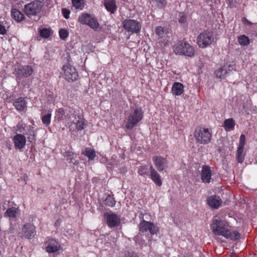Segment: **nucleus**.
Returning <instances> with one entry per match:
<instances>
[{
    "instance_id": "1",
    "label": "nucleus",
    "mask_w": 257,
    "mask_h": 257,
    "mask_svg": "<svg viewBox=\"0 0 257 257\" xmlns=\"http://www.w3.org/2000/svg\"><path fill=\"white\" fill-rule=\"evenodd\" d=\"M226 223L225 221L215 219L213 220L211 228L213 233L216 235H222L226 238H230L235 240L240 238V234L237 231L231 232L226 227Z\"/></svg>"
},
{
    "instance_id": "2",
    "label": "nucleus",
    "mask_w": 257,
    "mask_h": 257,
    "mask_svg": "<svg viewBox=\"0 0 257 257\" xmlns=\"http://www.w3.org/2000/svg\"><path fill=\"white\" fill-rule=\"evenodd\" d=\"M69 110L71 111L67 116L68 123H73L76 125L77 131H80L84 128L83 116L79 109H75L69 107Z\"/></svg>"
},
{
    "instance_id": "3",
    "label": "nucleus",
    "mask_w": 257,
    "mask_h": 257,
    "mask_svg": "<svg viewBox=\"0 0 257 257\" xmlns=\"http://www.w3.org/2000/svg\"><path fill=\"white\" fill-rule=\"evenodd\" d=\"M143 117V112L140 107H131V112L127 118L126 128L130 130L134 127Z\"/></svg>"
},
{
    "instance_id": "4",
    "label": "nucleus",
    "mask_w": 257,
    "mask_h": 257,
    "mask_svg": "<svg viewBox=\"0 0 257 257\" xmlns=\"http://www.w3.org/2000/svg\"><path fill=\"white\" fill-rule=\"evenodd\" d=\"M194 137L198 143L206 145L210 142L212 135L208 128L198 126L195 130Z\"/></svg>"
},
{
    "instance_id": "5",
    "label": "nucleus",
    "mask_w": 257,
    "mask_h": 257,
    "mask_svg": "<svg viewBox=\"0 0 257 257\" xmlns=\"http://www.w3.org/2000/svg\"><path fill=\"white\" fill-rule=\"evenodd\" d=\"M42 8V3L40 1H34L27 4L24 7V13L29 18L39 16Z\"/></svg>"
},
{
    "instance_id": "6",
    "label": "nucleus",
    "mask_w": 257,
    "mask_h": 257,
    "mask_svg": "<svg viewBox=\"0 0 257 257\" xmlns=\"http://www.w3.org/2000/svg\"><path fill=\"white\" fill-rule=\"evenodd\" d=\"M174 52L176 54L184 55L192 57L194 55V50L190 45L187 42H178L174 46Z\"/></svg>"
},
{
    "instance_id": "7",
    "label": "nucleus",
    "mask_w": 257,
    "mask_h": 257,
    "mask_svg": "<svg viewBox=\"0 0 257 257\" xmlns=\"http://www.w3.org/2000/svg\"><path fill=\"white\" fill-rule=\"evenodd\" d=\"M214 38L212 32L204 31L197 38V42L200 48H204L210 45L214 41Z\"/></svg>"
},
{
    "instance_id": "8",
    "label": "nucleus",
    "mask_w": 257,
    "mask_h": 257,
    "mask_svg": "<svg viewBox=\"0 0 257 257\" xmlns=\"http://www.w3.org/2000/svg\"><path fill=\"white\" fill-rule=\"evenodd\" d=\"M122 24L123 28L128 32L138 34L141 31V24L137 20L126 19L124 20Z\"/></svg>"
},
{
    "instance_id": "9",
    "label": "nucleus",
    "mask_w": 257,
    "mask_h": 257,
    "mask_svg": "<svg viewBox=\"0 0 257 257\" xmlns=\"http://www.w3.org/2000/svg\"><path fill=\"white\" fill-rule=\"evenodd\" d=\"M16 77L18 83L23 84L22 79L30 76L33 72V69L31 66L28 65L21 66L16 70Z\"/></svg>"
},
{
    "instance_id": "10",
    "label": "nucleus",
    "mask_w": 257,
    "mask_h": 257,
    "mask_svg": "<svg viewBox=\"0 0 257 257\" xmlns=\"http://www.w3.org/2000/svg\"><path fill=\"white\" fill-rule=\"evenodd\" d=\"M63 70L64 77L67 81L73 82L77 79L78 74L73 66L70 65H64Z\"/></svg>"
},
{
    "instance_id": "11",
    "label": "nucleus",
    "mask_w": 257,
    "mask_h": 257,
    "mask_svg": "<svg viewBox=\"0 0 257 257\" xmlns=\"http://www.w3.org/2000/svg\"><path fill=\"white\" fill-rule=\"evenodd\" d=\"M139 227L140 233L149 231L150 233L153 235L156 234L159 231L158 227L155 225L153 223L145 220L141 221Z\"/></svg>"
},
{
    "instance_id": "12",
    "label": "nucleus",
    "mask_w": 257,
    "mask_h": 257,
    "mask_svg": "<svg viewBox=\"0 0 257 257\" xmlns=\"http://www.w3.org/2000/svg\"><path fill=\"white\" fill-rule=\"evenodd\" d=\"M153 161L157 169L162 172L168 167V162L166 159L158 156L153 157Z\"/></svg>"
},
{
    "instance_id": "13",
    "label": "nucleus",
    "mask_w": 257,
    "mask_h": 257,
    "mask_svg": "<svg viewBox=\"0 0 257 257\" xmlns=\"http://www.w3.org/2000/svg\"><path fill=\"white\" fill-rule=\"evenodd\" d=\"M104 215L106 218L107 224L110 227L118 226L120 224V219L114 213H105Z\"/></svg>"
},
{
    "instance_id": "14",
    "label": "nucleus",
    "mask_w": 257,
    "mask_h": 257,
    "mask_svg": "<svg viewBox=\"0 0 257 257\" xmlns=\"http://www.w3.org/2000/svg\"><path fill=\"white\" fill-rule=\"evenodd\" d=\"M70 113L69 107L66 109L60 108L56 111L55 117L58 121H65L67 122V116Z\"/></svg>"
},
{
    "instance_id": "15",
    "label": "nucleus",
    "mask_w": 257,
    "mask_h": 257,
    "mask_svg": "<svg viewBox=\"0 0 257 257\" xmlns=\"http://www.w3.org/2000/svg\"><path fill=\"white\" fill-rule=\"evenodd\" d=\"M24 236L27 238H32L36 234L35 226L30 223L25 224L23 229Z\"/></svg>"
},
{
    "instance_id": "16",
    "label": "nucleus",
    "mask_w": 257,
    "mask_h": 257,
    "mask_svg": "<svg viewBox=\"0 0 257 257\" xmlns=\"http://www.w3.org/2000/svg\"><path fill=\"white\" fill-rule=\"evenodd\" d=\"M60 247V244L55 240L51 239L46 243V250L49 253L56 252L59 250Z\"/></svg>"
},
{
    "instance_id": "17",
    "label": "nucleus",
    "mask_w": 257,
    "mask_h": 257,
    "mask_svg": "<svg viewBox=\"0 0 257 257\" xmlns=\"http://www.w3.org/2000/svg\"><path fill=\"white\" fill-rule=\"evenodd\" d=\"M14 141L16 148L21 149L26 144V138L22 134H17L14 137Z\"/></svg>"
},
{
    "instance_id": "18",
    "label": "nucleus",
    "mask_w": 257,
    "mask_h": 257,
    "mask_svg": "<svg viewBox=\"0 0 257 257\" xmlns=\"http://www.w3.org/2000/svg\"><path fill=\"white\" fill-rule=\"evenodd\" d=\"M211 178L210 168L208 166H204L201 172V179L204 183H209Z\"/></svg>"
},
{
    "instance_id": "19",
    "label": "nucleus",
    "mask_w": 257,
    "mask_h": 257,
    "mask_svg": "<svg viewBox=\"0 0 257 257\" xmlns=\"http://www.w3.org/2000/svg\"><path fill=\"white\" fill-rule=\"evenodd\" d=\"M221 202V199L217 195L211 196L207 198V203L211 208H218Z\"/></svg>"
},
{
    "instance_id": "20",
    "label": "nucleus",
    "mask_w": 257,
    "mask_h": 257,
    "mask_svg": "<svg viewBox=\"0 0 257 257\" xmlns=\"http://www.w3.org/2000/svg\"><path fill=\"white\" fill-rule=\"evenodd\" d=\"M150 170L151 178L157 186L160 187L162 184L160 175L152 166H150Z\"/></svg>"
},
{
    "instance_id": "21",
    "label": "nucleus",
    "mask_w": 257,
    "mask_h": 257,
    "mask_svg": "<svg viewBox=\"0 0 257 257\" xmlns=\"http://www.w3.org/2000/svg\"><path fill=\"white\" fill-rule=\"evenodd\" d=\"M26 99V98L20 97L15 100L14 105L18 111H21L26 108L27 103Z\"/></svg>"
},
{
    "instance_id": "22",
    "label": "nucleus",
    "mask_w": 257,
    "mask_h": 257,
    "mask_svg": "<svg viewBox=\"0 0 257 257\" xmlns=\"http://www.w3.org/2000/svg\"><path fill=\"white\" fill-rule=\"evenodd\" d=\"M11 16L16 21L20 22L25 18L24 15L16 9L11 10Z\"/></svg>"
},
{
    "instance_id": "23",
    "label": "nucleus",
    "mask_w": 257,
    "mask_h": 257,
    "mask_svg": "<svg viewBox=\"0 0 257 257\" xmlns=\"http://www.w3.org/2000/svg\"><path fill=\"white\" fill-rule=\"evenodd\" d=\"M104 5L106 9L111 14H113L116 9L115 0H105Z\"/></svg>"
},
{
    "instance_id": "24",
    "label": "nucleus",
    "mask_w": 257,
    "mask_h": 257,
    "mask_svg": "<svg viewBox=\"0 0 257 257\" xmlns=\"http://www.w3.org/2000/svg\"><path fill=\"white\" fill-rule=\"evenodd\" d=\"M183 85L179 82H175L172 88L173 94L180 95L183 92Z\"/></svg>"
},
{
    "instance_id": "25",
    "label": "nucleus",
    "mask_w": 257,
    "mask_h": 257,
    "mask_svg": "<svg viewBox=\"0 0 257 257\" xmlns=\"http://www.w3.org/2000/svg\"><path fill=\"white\" fill-rule=\"evenodd\" d=\"M19 212L18 208L11 207L9 208L5 213V216L9 217L10 218H16L17 215Z\"/></svg>"
},
{
    "instance_id": "26",
    "label": "nucleus",
    "mask_w": 257,
    "mask_h": 257,
    "mask_svg": "<svg viewBox=\"0 0 257 257\" xmlns=\"http://www.w3.org/2000/svg\"><path fill=\"white\" fill-rule=\"evenodd\" d=\"M235 125L234 120L232 118H228L224 121L223 127L226 131L233 130Z\"/></svg>"
},
{
    "instance_id": "27",
    "label": "nucleus",
    "mask_w": 257,
    "mask_h": 257,
    "mask_svg": "<svg viewBox=\"0 0 257 257\" xmlns=\"http://www.w3.org/2000/svg\"><path fill=\"white\" fill-rule=\"evenodd\" d=\"M83 154L88 157L89 161L93 160L96 157V152L94 150L86 148Z\"/></svg>"
},
{
    "instance_id": "28",
    "label": "nucleus",
    "mask_w": 257,
    "mask_h": 257,
    "mask_svg": "<svg viewBox=\"0 0 257 257\" xmlns=\"http://www.w3.org/2000/svg\"><path fill=\"white\" fill-rule=\"evenodd\" d=\"M91 17L88 14H83L78 18L79 22L83 24L88 25Z\"/></svg>"
},
{
    "instance_id": "29",
    "label": "nucleus",
    "mask_w": 257,
    "mask_h": 257,
    "mask_svg": "<svg viewBox=\"0 0 257 257\" xmlns=\"http://www.w3.org/2000/svg\"><path fill=\"white\" fill-rule=\"evenodd\" d=\"M238 42L240 45L247 46L249 45L250 41L247 36L242 35L238 37Z\"/></svg>"
},
{
    "instance_id": "30",
    "label": "nucleus",
    "mask_w": 257,
    "mask_h": 257,
    "mask_svg": "<svg viewBox=\"0 0 257 257\" xmlns=\"http://www.w3.org/2000/svg\"><path fill=\"white\" fill-rule=\"evenodd\" d=\"M103 203L107 206L113 207L115 204V201L110 195H108L103 201Z\"/></svg>"
},
{
    "instance_id": "31",
    "label": "nucleus",
    "mask_w": 257,
    "mask_h": 257,
    "mask_svg": "<svg viewBox=\"0 0 257 257\" xmlns=\"http://www.w3.org/2000/svg\"><path fill=\"white\" fill-rule=\"evenodd\" d=\"M244 149L238 148L236 153V159L238 163H241L244 159V155L243 154Z\"/></svg>"
},
{
    "instance_id": "32",
    "label": "nucleus",
    "mask_w": 257,
    "mask_h": 257,
    "mask_svg": "<svg viewBox=\"0 0 257 257\" xmlns=\"http://www.w3.org/2000/svg\"><path fill=\"white\" fill-rule=\"evenodd\" d=\"M152 2L158 9L164 8L167 4V1L166 0H152Z\"/></svg>"
},
{
    "instance_id": "33",
    "label": "nucleus",
    "mask_w": 257,
    "mask_h": 257,
    "mask_svg": "<svg viewBox=\"0 0 257 257\" xmlns=\"http://www.w3.org/2000/svg\"><path fill=\"white\" fill-rule=\"evenodd\" d=\"M165 29L161 26H158L155 29V33L160 38H163L166 34Z\"/></svg>"
},
{
    "instance_id": "34",
    "label": "nucleus",
    "mask_w": 257,
    "mask_h": 257,
    "mask_svg": "<svg viewBox=\"0 0 257 257\" xmlns=\"http://www.w3.org/2000/svg\"><path fill=\"white\" fill-rule=\"evenodd\" d=\"M51 117V113L49 112L42 115V121L43 123L47 126L50 123Z\"/></svg>"
},
{
    "instance_id": "35",
    "label": "nucleus",
    "mask_w": 257,
    "mask_h": 257,
    "mask_svg": "<svg viewBox=\"0 0 257 257\" xmlns=\"http://www.w3.org/2000/svg\"><path fill=\"white\" fill-rule=\"evenodd\" d=\"M74 153L71 151H66L64 153V157L67 158L66 160L69 163L73 162L74 160L73 158Z\"/></svg>"
},
{
    "instance_id": "36",
    "label": "nucleus",
    "mask_w": 257,
    "mask_h": 257,
    "mask_svg": "<svg viewBox=\"0 0 257 257\" xmlns=\"http://www.w3.org/2000/svg\"><path fill=\"white\" fill-rule=\"evenodd\" d=\"M88 25L90 28L96 30L99 26V24L96 20L91 17L90 21L89 22L88 24Z\"/></svg>"
},
{
    "instance_id": "37",
    "label": "nucleus",
    "mask_w": 257,
    "mask_h": 257,
    "mask_svg": "<svg viewBox=\"0 0 257 257\" xmlns=\"http://www.w3.org/2000/svg\"><path fill=\"white\" fill-rule=\"evenodd\" d=\"M40 36L44 38H48L50 35V32L49 29L43 28L40 30Z\"/></svg>"
},
{
    "instance_id": "38",
    "label": "nucleus",
    "mask_w": 257,
    "mask_h": 257,
    "mask_svg": "<svg viewBox=\"0 0 257 257\" xmlns=\"http://www.w3.org/2000/svg\"><path fill=\"white\" fill-rule=\"evenodd\" d=\"M60 38L62 40H65L68 36V32L65 29H61L59 32Z\"/></svg>"
},
{
    "instance_id": "39",
    "label": "nucleus",
    "mask_w": 257,
    "mask_h": 257,
    "mask_svg": "<svg viewBox=\"0 0 257 257\" xmlns=\"http://www.w3.org/2000/svg\"><path fill=\"white\" fill-rule=\"evenodd\" d=\"M187 17L183 13H180L178 15V20L180 23L183 24L186 22Z\"/></svg>"
},
{
    "instance_id": "40",
    "label": "nucleus",
    "mask_w": 257,
    "mask_h": 257,
    "mask_svg": "<svg viewBox=\"0 0 257 257\" xmlns=\"http://www.w3.org/2000/svg\"><path fill=\"white\" fill-rule=\"evenodd\" d=\"M245 137L244 135L241 134L239 138V148L244 149V146L245 144Z\"/></svg>"
},
{
    "instance_id": "41",
    "label": "nucleus",
    "mask_w": 257,
    "mask_h": 257,
    "mask_svg": "<svg viewBox=\"0 0 257 257\" xmlns=\"http://www.w3.org/2000/svg\"><path fill=\"white\" fill-rule=\"evenodd\" d=\"M72 3L76 9L81 8L82 7L81 0H72Z\"/></svg>"
},
{
    "instance_id": "42",
    "label": "nucleus",
    "mask_w": 257,
    "mask_h": 257,
    "mask_svg": "<svg viewBox=\"0 0 257 257\" xmlns=\"http://www.w3.org/2000/svg\"><path fill=\"white\" fill-rule=\"evenodd\" d=\"M30 136L28 137V141L30 142H32L34 141H35V132L33 130H31L29 132Z\"/></svg>"
},
{
    "instance_id": "43",
    "label": "nucleus",
    "mask_w": 257,
    "mask_h": 257,
    "mask_svg": "<svg viewBox=\"0 0 257 257\" xmlns=\"http://www.w3.org/2000/svg\"><path fill=\"white\" fill-rule=\"evenodd\" d=\"M62 13L63 14V17L65 19H68L69 18V14L70 12L69 10L66 9V8H63L62 9Z\"/></svg>"
},
{
    "instance_id": "44",
    "label": "nucleus",
    "mask_w": 257,
    "mask_h": 257,
    "mask_svg": "<svg viewBox=\"0 0 257 257\" xmlns=\"http://www.w3.org/2000/svg\"><path fill=\"white\" fill-rule=\"evenodd\" d=\"M221 71H222V74H223V78H224L225 76L228 74V71L227 70V67L226 65L223 66V67L220 68Z\"/></svg>"
},
{
    "instance_id": "45",
    "label": "nucleus",
    "mask_w": 257,
    "mask_h": 257,
    "mask_svg": "<svg viewBox=\"0 0 257 257\" xmlns=\"http://www.w3.org/2000/svg\"><path fill=\"white\" fill-rule=\"evenodd\" d=\"M126 257H139L134 252L126 251L125 253Z\"/></svg>"
},
{
    "instance_id": "46",
    "label": "nucleus",
    "mask_w": 257,
    "mask_h": 257,
    "mask_svg": "<svg viewBox=\"0 0 257 257\" xmlns=\"http://www.w3.org/2000/svg\"><path fill=\"white\" fill-rule=\"evenodd\" d=\"M226 66L227 67V70L228 71V73L232 70H236V66L234 64H229Z\"/></svg>"
},
{
    "instance_id": "47",
    "label": "nucleus",
    "mask_w": 257,
    "mask_h": 257,
    "mask_svg": "<svg viewBox=\"0 0 257 257\" xmlns=\"http://www.w3.org/2000/svg\"><path fill=\"white\" fill-rule=\"evenodd\" d=\"M138 173L141 175H143L145 174H147V169L145 168V167H142L141 168H140L138 170Z\"/></svg>"
},
{
    "instance_id": "48",
    "label": "nucleus",
    "mask_w": 257,
    "mask_h": 257,
    "mask_svg": "<svg viewBox=\"0 0 257 257\" xmlns=\"http://www.w3.org/2000/svg\"><path fill=\"white\" fill-rule=\"evenodd\" d=\"M222 71H221L220 68H219L218 70L215 71V74L217 77L220 78H223V74H222Z\"/></svg>"
},
{
    "instance_id": "49",
    "label": "nucleus",
    "mask_w": 257,
    "mask_h": 257,
    "mask_svg": "<svg viewBox=\"0 0 257 257\" xmlns=\"http://www.w3.org/2000/svg\"><path fill=\"white\" fill-rule=\"evenodd\" d=\"M242 22L244 25H247L249 26H250L252 25V23L250 22H249L248 20H247L245 17H243L242 18Z\"/></svg>"
},
{
    "instance_id": "50",
    "label": "nucleus",
    "mask_w": 257,
    "mask_h": 257,
    "mask_svg": "<svg viewBox=\"0 0 257 257\" xmlns=\"http://www.w3.org/2000/svg\"><path fill=\"white\" fill-rule=\"evenodd\" d=\"M6 33V30L4 26L0 24V34L4 35Z\"/></svg>"
},
{
    "instance_id": "51",
    "label": "nucleus",
    "mask_w": 257,
    "mask_h": 257,
    "mask_svg": "<svg viewBox=\"0 0 257 257\" xmlns=\"http://www.w3.org/2000/svg\"><path fill=\"white\" fill-rule=\"evenodd\" d=\"M28 178V176H27V175L26 174H25L24 175L23 177V179L25 182L26 184L27 183L26 181H27V180Z\"/></svg>"
},
{
    "instance_id": "52",
    "label": "nucleus",
    "mask_w": 257,
    "mask_h": 257,
    "mask_svg": "<svg viewBox=\"0 0 257 257\" xmlns=\"http://www.w3.org/2000/svg\"><path fill=\"white\" fill-rule=\"evenodd\" d=\"M71 163H73L74 165H78L79 164V161L74 159V160H73V162H71Z\"/></svg>"
},
{
    "instance_id": "53",
    "label": "nucleus",
    "mask_w": 257,
    "mask_h": 257,
    "mask_svg": "<svg viewBox=\"0 0 257 257\" xmlns=\"http://www.w3.org/2000/svg\"><path fill=\"white\" fill-rule=\"evenodd\" d=\"M37 192L38 193H42L43 192V189L41 188H38L37 190Z\"/></svg>"
},
{
    "instance_id": "54",
    "label": "nucleus",
    "mask_w": 257,
    "mask_h": 257,
    "mask_svg": "<svg viewBox=\"0 0 257 257\" xmlns=\"http://www.w3.org/2000/svg\"><path fill=\"white\" fill-rule=\"evenodd\" d=\"M227 1V3H228V2H229V3H230V0H226Z\"/></svg>"
}]
</instances>
